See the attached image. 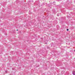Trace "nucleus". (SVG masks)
Wrapping results in <instances>:
<instances>
[{
	"mask_svg": "<svg viewBox=\"0 0 75 75\" xmlns=\"http://www.w3.org/2000/svg\"><path fill=\"white\" fill-rule=\"evenodd\" d=\"M54 5H55V4H54Z\"/></svg>",
	"mask_w": 75,
	"mask_h": 75,
	"instance_id": "nucleus-5",
	"label": "nucleus"
},
{
	"mask_svg": "<svg viewBox=\"0 0 75 75\" xmlns=\"http://www.w3.org/2000/svg\"><path fill=\"white\" fill-rule=\"evenodd\" d=\"M46 44H47V43H46Z\"/></svg>",
	"mask_w": 75,
	"mask_h": 75,
	"instance_id": "nucleus-9",
	"label": "nucleus"
},
{
	"mask_svg": "<svg viewBox=\"0 0 75 75\" xmlns=\"http://www.w3.org/2000/svg\"><path fill=\"white\" fill-rule=\"evenodd\" d=\"M67 31H69V29H67Z\"/></svg>",
	"mask_w": 75,
	"mask_h": 75,
	"instance_id": "nucleus-2",
	"label": "nucleus"
},
{
	"mask_svg": "<svg viewBox=\"0 0 75 75\" xmlns=\"http://www.w3.org/2000/svg\"><path fill=\"white\" fill-rule=\"evenodd\" d=\"M16 31H18V29H17V30H16Z\"/></svg>",
	"mask_w": 75,
	"mask_h": 75,
	"instance_id": "nucleus-6",
	"label": "nucleus"
},
{
	"mask_svg": "<svg viewBox=\"0 0 75 75\" xmlns=\"http://www.w3.org/2000/svg\"><path fill=\"white\" fill-rule=\"evenodd\" d=\"M57 16H59V15H57Z\"/></svg>",
	"mask_w": 75,
	"mask_h": 75,
	"instance_id": "nucleus-7",
	"label": "nucleus"
},
{
	"mask_svg": "<svg viewBox=\"0 0 75 75\" xmlns=\"http://www.w3.org/2000/svg\"><path fill=\"white\" fill-rule=\"evenodd\" d=\"M73 74L74 75H75V71L74 70L73 71V72H72Z\"/></svg>",
	"mask_w": 75,
	"mask_h": 75,
	"instance_id": "nucleus-1",
	"label": "nucleus"
},
{
	"mask_svg": "<svg viewBox=\"0 0 75 75\" xmlns=\"http://www.w3.org/2000/svg\"><path fill=\"white\" fill-rule=\"evenodd\" d=\"M47 48H50V47H48Z\"/></svg>",
	"mask_w": 75,
	"mask_h": 75,
	"instance_id": "nucleus-3",
	"label": "nucleus"
},
{
	"mask_svg": "<svg viewBox=\"0 0 75 75\" xmlns=\"http://www.w3.org/2000/svg\"><path fill=\"white\" fill-rule=\"evenodd\" d=\"M53 3H55V2H53Z\"/></svg>",
	"mask_w": 75,
	"mask_h": 75,
	"instance_id": "nucleus-4",
	"label": "nucleus"
},
{
	"mask_svg": "<svg viewBox=\"0 0 75 75\" xmlns=\"http://www.w3.org/2000/svg\"><path fill=\"white\" fill-rule=\"evenodd\" d=\"M74 51L75 52V50H74Z\"/></svg>",
	"mask_w": 75,
	"mask_h": 75,
	"instance_id": "nucleus-8",
	"label": "nucleus"
}]
</instances>
